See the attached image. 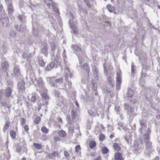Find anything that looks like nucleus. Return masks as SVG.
<instances>
[{
    "label": "nucleus",
    "mask_w": 160,
    "mask_h": 160,
    "mask_svg": "<svg viewBox=\"0 0 160 160\" xmlns=\"http://www.w3.org/2000/svg\"><path fill=\"white\" fill-rule=\"evenodd\" d=\"M54 77H51L48 78V81H49V84L52 87H55V85L54 83Z\"/></svg>",
    "instance_id": "obj_24"
},
{
    "label": "nucleus",
    "mask_w": 160,
    "mask_h": 160,
    "mask_svg": "<svg viewBox=\"0 0 160 160\" xmlns=\"http://www.w3.org/2000/svg\"><path fill=\"white\" fill-rule=\"evenodd\" d=\"M76 112L74 110H72L71 112V117L73 119H75L76 116Z\"/></svg>",
    "instance_id": "obj_37"
},
{
    "label": "nucleus",
    "mask_w": 160,
    "mask_h": 160,
    "mask_svg": "<svg viewBox=\"0 0 160 160\" xmlns=\"http://www.w3.org/2000/svg\"><path fill=\"white\" fill-rule=\"evenodd\" d=\"M113 147L115 150L117 151H119L121 149V148L118 143H114L113 145Z\"/></svg>",
    "instance_id": "obj_30"
},
{
    "label": "nucleus",
    "mask_w": 160,
    "mask_h": 160,
    "mask_svg": "<svg viewBox=\"0 0 160 160\" xmlns=\"http://www.w3.org/2000/svg\"><path fill=\"white\" fill-rule=\"evenodd\" d=\"M69 22L70 28L72 30L71 32H73L75 34H77L78 33V30L76 26L77 23L76 22L74 21V17L73 16H71Z\"/></svg>",
    "instance_id": "obj_4"
},
{
    "label": "nucleus",
    "mask_w": 160,
    "mask_h": 160,
    "mask_svg": "<svg viewBox=\"0 0 160 160\" xmlns=\"http://www.w3.org/2000/svg\"><path fill=\"white\" fill-rule=\"evenodd\" d=\"M116 77V87L117 89L119 90L120 88L121 78L119 73L117 72Z\"/></svg>",
    "instance_id": "obj_17"
},
{
    "label": "nucleus",
    "mask_w": 160,
    "mask_h": 160,
    "mask_svg": "<svg viewBox=\"0 0 160 160\" xmlns=\"http://www.w3.org/2000/svg\"><path fill=\"white\" fill-rule=\"evenodd\" d=\"M107 8L108 9V11L110 12H112L113 11L111 6L109 5L108 4L107 6Z\"/></svg>",
    "instance_id": "obj_55"
},
{
    "label": "nucleus",
    "mask_w": 160,
    "mask_h": 160,
    "mask_svg": "<svg viewBox=\"0 0 160 160\" xmlns=\"http://www.w3.org/2000/svg\"><path fill=\"white\" fill-rule=\"evenodd\" d=\"M41 130L42 131L45 133H47L48 132V130L44 126L42 127Z\"/></svg>",
    "instance_id": "obj_41"
},
{
    "label": "nucleus",
    "mask_w": 160,
    "mask_h": 160,
    "mask_svg": "<svg viewBox=\"0 0 160 160\" xmlns=\"http://www.w3.org/2000/svg\"><path fill=\"white\" fill-rule=\"evenodd\" d=\"M67 119L68 122L69 124H71L72 121L70 118V115H68L67 116Z\"/></svg>",
    "instance_id": "obj_53"
},
{
    "label": "nucleus",
    "mask_w": 160,
    "mask_h": 160,
    "mask_svg": "<svg viewBox=\"0 0 160 160\" xmlns=\"http://www.w3.org/2000/svg\"><path fill=\"white\" fill-rule=\"evenodd\" d=\"M18 19L22 23H24L25 22V20L23 19V17L21 15H18L17 16Z\"/></svg>",
    "instance_id": "obj_42"
},
{
    "label": "nucleus",
    "mask_w": 160,
    "mask_h": 160,
    "mask_svg": "<svg viewBox=\"0 0 160 160\" xmlns=\"http://www.w3.org/2000/svg\"><path fill=\"white\" fill-rule=\"evenodd\" d=\"M20 121L21 125L23 126L26 122V119L23 118H22Z\"/></svg>",
    "instance_id": "obj_51"
},
{
    "label": "nucleus",
    "mask_w": 160,
    "mask_h": 160,
    "mask_svg": "<svg viewBox=\"0 0 160 160\" xmlns=\"http://www.w3.org/2000/svg\"><path fill=\"white\" fill-rule=\"evenodd\" d=\"M48 47L46 43H43L42 44V48L41 52L44 54L45 56H47L48 54L47 52Z\"/></svg>",
    "instance_id": "obj_18"
},
{
    "label": "nucleus",
    "mask_w": 160,
    "mask_h": 160,
    "mask_svg": "<svg viewBox=\"0 0 160 160\" xmlns=\"http://www.w3.org/2000/svg\"><path fill=\"white\" fill-rule=\"evenodd\" d=\"M42 96L43 98L42 101H44L45 100H47L48 99V97L47 94L42 93Z\"/></svg>",
    "instance_id": "obj_43"
},
{
    "label": "nucleus",
    "mask_w": 160,
    "mask_h": 160,
    "mask_svg": "<svg viewBox=\"0 0 160 160\" xmlns=\"http://www.w3.org/2000/svg\"><path fill=\"white\" fill-rule=\"evenodd\" d=\"M129 100L130 102L133 104H134L137 102V100L133 98L132 99V98L130 99H128Z\"/></svg>",
    "instance_id": "obj_59"
},
{
    "label": "nucleus",
    "mask_w": 160,
    "mask_h": 160,
    "mask_svg": "<svg viewBox=\"0 0 160 160\" xmlns=\"http://www.w3.org/2000/svg\"><path fill=\"white\" fill-rule=\"evenodd\" d=\"M9 35L11 37H14L16 36V32L13 30H11L9 32Z\"/></svg>",
    "instance_id": "obj_39"
},
{
    "label": "nucleus",
    "mask_w": 160,
    "mask_h": 160,
    "mask_svg": "<svg viewBox=\"0 0 160 160\" xmlns=\"http://www.w3.org/2000/svg\"><path fill=\"white\" fill-rule=\"evenodd\" d=\"M38 62L39 65L42 67L44 66L45 64V62H44L42 57L40 56L38 57Z\"/></svg>",
    "instance_id": "obj_22"
},
{
    "label": "nucleus",
    "mask_w": 160,
    "mask_h": 160,
    "mask_svg": "<svg viewBox=\"0 0 160 160\" xmlns=\"http://www.w3.org/2000/svg\"><path fill=\"white\" fill-rule=\"evenodd\" d=\"M108 82L109 86L112 87H113V80L111 76H108L107 79Z\"/></svg>",
    "instance_id": "obj_28"
},
{
    "label": "nucleus",
    "mask_w": 160,
    "mask_h": 160,
    "mask_svg": "<svg viewBox=\"0 0 160 160\" xmlns=\"http://www.w3.org/2000/svg\"><path fill=\"white\" fill-rule=\"evenodd\" d=\"M15 27L18 31L20 32H22V30L20 29V27H19L18 25L17 24L15 25Z\"/></svg>",
    "instance_id": "obj_56"
},
{
    "label": "nucleus",
    "mask_w": 160,
    "mask_h": 160,
    "mask_svg": "<svg viewBox=\"0 0 160 160\" xmlns=\"http://www.w3.org/2000/svg\"><path fill=\"white\" fill-rule=\"evenodd\" d=\"M58 134L59 136L64 137L66 135L65 132L63 130H61L58 132Z\"/></svg>",
    "instance_id": "obj_35"
},
{
    "label": "nucleus",
    "mask_w": 160,
    "mask_h": 160,
    "mask_svg": "<svg viewBox=\"0 0 160 160\" xmlns=\"http://www.w3.org/2000/svg\"><path fill=\"white\" fill-rule=\"evenodd\" d=\"M106 91L108 93L110 94V96L111 97H112L114 96V95L113 94L112 92L109 89L107 88Z\"/></svg>",
    "instance_id": "obj_47"
},
{
    "label": "nucleus",
    "mask_w": 160,
    "mask_h": 160,
    "mask_svg": "<svg viewBox=\"0 0 160 160\" xmlns=\"http://www.w3.org/2000/svg\"><path fill=\"white\" fill-rule=\"evenodd\" d=\"M0 22L4 27H6L9 22L8 17L4 15L2 16L0 19Z\"/></svg>",
    "instance_id": "obj_14"
},
{
    "label": "nucleus",
    "mask_w": 160,
    "mask_h": 160,
    "mask_svg": "<svg viewBox=\"0 0 160 160\" xmlns=\"http://www.w3.org/2000/svg\"><path fill=\"white\" fill-rule=\"evenodd\" d=\"M19 81L18 83V89L19 91L22 93H23L25 92V88L24 87L25 83L24 82L21 80H18Z\"/></svg>",
    "instance_id": "obj_12"
},
{
    "label": "nucleus",
    "mask_w": 160,
    "mask_h": 160,
    "mask_svg": "<svg viewBox=\"0 0 160 160\" xmlns=\"http://www.w3.org/2000/svg\"><path fill=\"white\" fill-rule=\"evenodd\" d=\"M39 98V97L37 94L33 93L32 94V96L31 98V100L33 102H35Z\"/></svg>",
    "instance_id": "obj_21"
},
{
    "label": "nucleus",
    "mask_w": 160,
    "mask_h": 160,
    "mask_svg": "<svg viewBox=\"0 0 160 160\" xmlns=\"http://www.w3.org/2000/svg\"><path fill=\"white\" fill-rule=\"evenodd\" d=\"M9 67V64L7 61H4L2 62L1 65V70L4 72H6L8 70Z\"/></svg>",
    "instance_id": "obj_13"
},
{
    "label": "nucleus",
    "mask_w": 160,
    "mask_h": 160,
    "mask_svg": "<svg viewBox=\"0 0 160 160\" xmlns=\"http://www.w3.org/2000/svg\"><path fill=\"white\" fill-rule=\"evenodd\" d=\"M51 46L52 50V54L53 55V56H54V54H55L54 51L56 48V46L53 42H52L51 43Z\"/></svg>",
    "instance_id": "obj_29"
},
{
    "label": "nucleus",
    "mask_w": 160,
    "mask_h": 160,
    "mask_svg": "<svg viewBox=\"0 0 160 160\" xmlns=\"http://www.w3.org/2000/svg\"><path fill=\"white\" fill-rule=\"evenodd\" d=\"M24 131L25 132H27L29 130L28 126L27 125H26L24 127Z\"/></svg>",
    "instance_id": "obj_64"
},
{
    "label": "nucleus",
    "mask_w": 160,
    "mask_h": 160,
    "mask_svg": "<svg viewBox=\"0 0 160 160\" xmlns=\"http://www.w3.org/2000/svg\"><path fill=\"white\" fill-rule=\"evenodd\" d=\"M76 54L77 55V56L78 57V59L79 60L80 65L81 66V68L83 70H85L86 72L88 73L89 71V68L88 64L84 63L83 65H82L83 63L82 59V56H81L80 53H79L78 54L76 53Z\"/></svg>",
    "instance_id": "obj_8"
},
{
    "label": "nucleus",
    "mask_w": 160,
    "mask_h": 160,
    "mask_svg": "<svg viewBox=\"0 0 160 160\" xmlns=\"http://www.w3.org/2000/svg\"><path fill=\"white\" fill-rule=\"evenodd\" d=\"M139 83L140 86L142 87H143L145 85V80L142 78H140Z\"/></svg>",
    "instance_id": "obj_38"
},
{
    "label": "nucleus",
    "mask_w": 160,
    "mask_h": 160,
    "mask_svg": "<svg viewBox=\"0 0 160 160\" xmlns=\"http://www.w3.org/2000/svg\"><path fill=\"white\" fill-rule=\"evenodd\" d=\"M88 113L91 116L94 117L96 115V113L93 112L91 110H88Z\"/></svg>",
    "instance_id": "obj_40"
},
{
    "label": "nucleus",
    "mask_w": 160,
    "mask_h": 160,
    "mask_svg": "<svg viewBox=\"0 0 160 160\" xmlns=\"http://www.w3.org/2000/svg\"><path fill=\"white\" fill-rule=\"evenodd\" d=\"M64 155L66 157H68L69 156V153L67 151H64Z\"/></svg>",
    "instance_id": "obj_63"
},
{
    "label": "nucleus",
    "mask_w": 160,
    "mask_h": 160,
    "mask_svg": "<svg viewBox=\"0 0 160 160\" xmlns=\"http://www.w3.org/2000/svg\"><path fill=\"white\" fill-rule=\"evenodd\" d=\"M8 10L9 13L12 14L13 13L14 10L12 4H10L8 5Z\"/></svg>",
    "instance_id": "obj_26"
},
{
    "label": "nucleus",
    "mask_w": 160,
    "mask_h": 160,
    "mask_svg": "<svg viewBox=\"0 0 160 160\" xmlns=\"http://www.w3.org/2000/svg\"><path fill=\"white\" fill-rule=\"evenodd\" d=\"M63 80V79L62 78H60L58 79H56L55 77L54 82L57 83H60L62 82Z\"/></svg>",
    "instance_id": "obj_45"
},
{
    "label": "nucleus",
    "mask_w": 160,
    "mask_h": 160,
    "mask_svg": "<svg viewBox=\"0 0 160 160\" xmlns=\"http://www.w3.org/2000/svg\"><path fill=\"white\" fill-rule=\"evenodd\" d=\"M151 133V130L149 128H148L146 132L143 135V139L145 142L149 141V139L150 138V135Z\"/></svg>",
    "instance_id": "obj_15"
},
{
    "label": "nucleus",
    "mask_w": 160,
    "mask_h": 160,
    "mask_svg": "<svg viewBox=\"0 0 160 160\" xmlns=\"http://www.w3.org/2000/svg\"><path fill=\"white\" fill-rule=\"evenodd\" d=\"M145 144L146 146V150L144 152V154L146 156H150V153L153 151L152 143L149 141L145 142Z\"/></svg>",
    "instance_id": "obj_7"
},
{
    "label": "nucleus",
    "mask_w": 160,
    "mask_h": 160,
    "mask_svg": "<svg viewBox=\"0 0 160 160\" xmlns=\"http://www.w3.org/2000/svg\"><path fill=\"white\" fill-rule=\"evenodd\" d=\"M133 94L134 93L133 91L131 89L129 88L126 94L128 99H131L132 97Z\"/></svg>",
    "instance_id": "obj_20"
},
{
    "label": "nucleus",
    "mask_w": 160,
    "mask_h": 160,
    "mask_svg": "<svg viewBox=\"0 0 160 160\" xmlns=\"http://www.w3.org/2000/svg\"><path fill=\"white\" fill-rule=\"evenodd\" d=\"M101 151L102 154H106L108 152L109 150L106 147H104L102 148Z\"/></svg>",
    "instance_id": "obj_33"
},
{
    "label": "nucleus",
    "mask_w": 160,
    "mask_h": 160,
    "mask_svg": "<svg viewBox=\"0 0 160 160\" xmlns=\"http://www.w3.org/2000/svg\"><path fill=\"white\" fill-rule=\"evenodd\" d=\"M10 125V122L8 121H7L5 125L4 126L3 128V131L4 132H5L9 128Z\"/></svg>",
    "instance_id": "obj_27"
},
{
    "label": "nucleus",
    "mask_w": 160,
    "mask_h": 160,
    "mask_svg": "<svg viewBox=\"0 0 160 160\" xmlns=\"http://www.w3.org/2000/svg\"><path fill=\"white\" fill-rule=\"evenodd\" d=\"M72 48L75 51L77 52H80L82 55L84 56V54L83 52H81V49L80 48L78 47L77 45H74L72 46Z\"/></svg>",
    "instance_id": "obj_23"
},
{
    "label": "nucleus",
    "mask_w": 160,
    "mask_h": 160,
    "mask_svg": "<svg viewBox=\"0 0 160 160\" xmlns=\"http://www.w3.org/2000/svg\"><path fill=\"white\" fill-rule=\"evenodd\" d=\"M12 89L9 87H8L5 89L4 92V95L7 98L12 97Z\"/></svg>",
    "instance_id": "obj_16"
},
{
    "label": "nucleus",
    "mask_w": 160,
    "mask_h": 160,
    "mask_svg": "<svg viewBox=\"0 0 160 160\" xmlns=\"http://www.w3.org/2000/svg\"><path fill=\"white\" fill-rule=\"evenodd\" d=\"M41 120V118L39 117H37L35 118L34 120V122L36 124H38L40 121Z\"/></svg>",
    "instance_id": "obj_44"
},
{
    "label": "nucleus",
    "mask_w": 160,
    "mask_h": 160,
    "mask_svg": "<svg viewBox=\"0 0 160 160\" xmlns=\"http://www.w3.org/2000/svg\"><path fill=\"white\" fill-rule=\"evenodd\" d=\"M144 148V146L142 141H141L139 143L136 142L134 145V150L137 152L140 153L142 151Z\"/></svg>",
    "instance_id": "obj_9"
},
{
    "label": "nucleus",
    "mask_w": 160,
    "mask_h": 160,
    "mask_svg": "<svg viewBox=\"0 0 160 160\" xmlns=\"http://www.w3.org/2000/svg\"><path fill=\"white\" fill-rule=\"evenodd\" d=\"M10 134L12 139H14L16 138V134L15 131L13 130H11L10 132Z\"/></svg>",
    "instance_id": "obj_31"
},
{
    "label": "nucleus",
    "mask_w": 160,
    "mask_h": 160,
    "mask_svg": "<svg viewBox=\"0 0 160 160\" xmlns=\"http://www.w3.org/2000/svg\"><path fill=\"white\" fill-rule=\"evenodd\" d=\"M14 76L18 80H20L22 78L20 70L18 67H16L13 69Z\"/></svg>",
    "instance_id": "obj_11"
},
{
    "label": "nucleus",
    "mask_w": 160,
    "mask_h": 160,
    "mask_svg": "<svg viewBox=\"0 0 160 160\" xmlns=\"http://www.w3.org/2000/svg\"><path fill=\"white\" fill-rule=\"evenodd\" d=\"M105 138V136L103 134H101L99 137V140L100 141H103Z\"/></svg>",
    "instance_id": "obj_58"
},
{
    "label": "nucleus",
    "mask_w": 160,
    "mask_h": 160,
    "mask_svg": "<svg viewBox=\"0 0 160 160\" xmlns=\"http://www.w3.org/2000/svg\"><path fill=\"white\" fill-rule=\"evenodd\" d=\"M84 1L89 8H90L92 7V5L90 4V2L88 0H84Z\"/></svg>",
    "instance_id": "obj_49"
},
{
    "label": "nucleus",
    "mask_w": 160,
    "mask_h": 160,
    "mask_svg": "<svg viewBox=\"0 0 160 160\" xmlns=\"http://www.w3.org/2000/svg\"><path fill=\"white\" fill-rule=\"evenodd\" d=\"M59 50L58 48H57V53H56V55H54V56H55V58L54 60H55L56 59H58V61H60L59 59Z\"/></svg>",
    "instance_id": "obj_36"
},
{
    "label": "nucleus",
    "mask_w": 160,
    "mask_h": 160,
    "mask_svg": "<svg viewBox=\"0 0 160 160\" xmlns=\"http://www.w3.org/2000/svg\"><path fill=\"white\" fill-rule=\"evenodd\" d=\"M89 146L91 149L93 148L96 146V142L93 141H91L89 142Z\"/></svg>",
    "instance_id": "obj_32"
},
{
    "label": "nucleus",
    "mask_w": 160,
    "mask_h": 160,
    "mask_svg": "<svg viewBox=\"0 0 160 160\" xmlns=\"http://www.w3.org/2000/svg\"><path fill=\"white\" fill-rule=\"evenodd\" d=\"M147 74L146 73H144L142 71L141 72V77L140 78H144L147 77Z\"/></svg>",
    "instance_id": "obj_50"
},
{
    "label": "nucleus",
    "mask_w": 160,
    "mask_h": 160,
    "mask_svg": "<svg viewBox=\"0 0 160 160\" xmlns=\"http://www.w3.org/2000/svg\"><path fill=\"white\" fill-rule=\"evenodd\" d=\"M82 12H83L85 13H87V11L85 8H82V9L80 10V11H79V12L80 15L81 14Z\"/></svg>",
    "instance_id": "obj_54"
},
{
    "label": "nucleus",
    "mask_w": 160,
    "mask_h": 160,
    "mask_svg": "<svg viewBox=\"0 0 160 160\" xmlns=\"http://www.w3.org/2000/svg\"><path fill=\"white\" fill-rule=\"evenodd\" d=\"M32 56V53H29L28 51L24 52L22 55V58L26 59L28 62V63H26L25 65V67L27 68V70H31L32 69V66L30 63L31 57Z\"/></svg>",
    "instance_id": "obj_2"
},
{
    "label": "nucleus",
    "mask_w": 160,
    "mask_h": 160,
    "mask_svg": "<svg viewBox=\"0 0 160 160\" xmlns=\"http://www.w3.org/2000/svg\"><path fill=\"white\" fill-rule=\"evenodd\" d=\"M32 32L33 34L36 37H37L38 36V33L37 31L35 30L34 28H32Z\"/></svg>",
    "instance_id": "obj_52"
},
{
    "label": "nucleus",
    "mask_w": 160,
    "mask_h": 160,
    "mask_svg": "<svg viewBox=\"0 0 160 160\" xmlns=\"http://www.w3.org/2000/svg\"><path fill=\"white\" fill-rule=\"evenodd\" d=\"M22 148L19 145L17 146L16 147L17 152L18 153H20L21 152Z\"/></svg>",
    "instance_id": "obj_48"
},
{
    "label": "nucleus",
    "mask_w": 160,
    "mask_h": 160,
    "mask_svg": "<svg viewBox=\"0 0 160 160\" xmlns=\"http://www.w3.org/2000/svg\"><path fill=\"white\" fill-rule=\"evenodd\" d=\"M139 122L141 127H144L145 128H146L147 123L146 121L145 120L142 119L139 120Z\"/></svg>",
    "instance_id": "obj_25"
},
{
    "label": "nucleus",
    "mask_w": 160,
    "mask_h": 160,
    "mask_svg": "<svg viewBox=\"0 0 160 160\" xmlns=\"http://www.w3.org/2000/svg\"><path fill=\"white\" fill-rule=\"evenodd\" d=\"M58 155V153L57 152L54 151L52 153V155L54 157H55Z\"/></svg>",
    "instance_id": "obj_62"
},
{
    "label": "nucleus",
    "mask_w": 160,
    "mask_h": 160,
    "mask_svg": "<svg viewBox=\"0 0 160 160\" xmlns=\"http://www.w3.org/2000/svg\"><path fill=\"white\" fill-rule=\"evenodd\" d=\"M60 61H58V59H56L53 62H50L45 68V70L46 71H49L54 68H57L60 65Z\"/></svg>",
    "instance_id": "obj_6"
},
{
    "label": "nucleus",
    "mask_w": 160,
    "mask_h": 160,
    "mask_svg": "<svg viewBox=\"0 0 160 160\" xmlns=\"http://www.w3.org/2000/svg\"><path fill=\"white\" fill-rule=\"evenodd\" d=\"M33 146L37 149H40L42 148V146L39 143H33Z\"/></svg>",
    "instance_id": "obj_34"
},
{
    "label": "nucleus",
    "mask_w": 160,
    "mask_h": 160,
    "mask_svg": "<svg viewBox=\"0 0 160 160\" xmlns=\"http://www.w3.org/2000/svg\"><path fill=\"white\" fill-rule=\"evenodd\" d=\"M114 159L115 160H124L122 154L119 152H117L114 154Z\"/></svg>",
    "instance_id": "obj_19"
},
{
    "label": "nucleus",
    "mask_w": 160,
    "mask_h": 160,
    "mask_svg": "<svg viewBox=\"0 0 160 160\" xmlns=\"http://www.w3.org/2000/svg\"><path fill=\"white\" fill-rule=\"evenodd\" d=\"M124 109L126 111L127 114L129 115V118L132 119L134 116L137 115V114L134 112V109L129 104L125 103L124 104Z\"/></svg>",
    "instance_id": "obj_3"
},
{
    "label": "nucleus",
    "mask_w": 160,
    "mask_h": 160,
    "mask_svg": "<svg viewBox=\"0 0 160 160\" xmlns=\"http://www.w3.org/2000/svg\"><path fill=\"white\" fill-rule=\"evenodd\" d=\"M4 106L8 108H10L11 107V105L9 103H8L7 102H5Z\"/></svg>",
    "instance_id": "obj_57"
},
{
    "label": "nucleus",
    "mask_w": 160,
    "mask_h": 160,
    "mask_svg": "<svg viewBox=\"0 0 160 160\" xmlns=\"http://www.w3.org/2000/svg\"><path fill=\"white\" fill-rule=\"evenodd\" d=\"M44 2L49 8L52 7L53 11L55 12L57 16L60 14L59 11L56 8L57 4L53 2L52 0H44Z\"/></svg>",
    "instance_id": "obj_5"
},
{
    "label": "nucleus",
    "mask_w": 160,
    "mask_h": 160,
    "mask_svg": "<svg viewBox=\"0 0 160 160\" xmlns=\"http://www.w3.org/2000/svg\"><path fill=\"white\" fill-rule=\"evenodd\" d=\"M65 72L67 74V78H66L65 80L66 81V84L68 86V88H71V82L69 81L68 79V77L69 76L70 78L72 77V74L70 73V71L69 70L68 68H66L65 70Z\"/></svg>",
    "instance_id": "obj_10"
},
{
    "label": "nucleus",
    "mask_w": 160,
    "mask_h": 160,
    "mask_svg": "<svg viewBox=\"0 0 160 160\" xmlns=\"http://www.w3.org/2000/svg\"><path fill=\"white\" fill-rule=\"evenodd\" d=\"M45 17L46 18H50L49 13L48 11H46L45 12Z\"/></svg>",
    "instance_id": "obj_60"
},
{
    "label": "nucleus",
    "mask_w": 160,
    "mask_h": 160,
    "mask_svg": "<svg viewBox=\"0 0 160 160\" xmlns=\"http://www.w3.org/2000/svg\"><path fill=\"white\" fill-rule=\"evenodd\" d=\"M81 149V147L80 145H77L75 148V151L76 152H78Z\"/></svg>",
    "instance_id": "obj_46"
},
{
    "label": "nucleus",
    "mask_w": 160,
    "mask_h": 160,
    "mask_svg": "<svg viewBox=\"0 0 160 160\" xmlns=\"http://www.w3.org/2000/svg\"><path fill=\"white\" fill-rule=\"evenodd\" d=\"M20 29L22 30V32L24 31L26 29V26H25L20 25Z\"/></svg>",
    "instance_id": "obj_61"
},
{
    "label": "nucleus",
    "mask_w": 160,
    "mask_h": 160,
    "mask_svg": "<svg viewBox=\"0 0 160 160\" xmlns=\"http://www.w3.org/2000/svg\"><path fill=\"white\" fill-rule=\"evenodd\" d=\"M33 76L32 78L30 77L32 81L34 82V81H36L37 82V84L38 88H37V91L39 92H41L43 91L45 87L44 83L42 78H39L38 79L35 76L33 73L32 74Z\"/></svg>",
    "instance_id": "obj_1"
}]
</instances>
